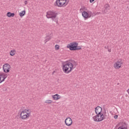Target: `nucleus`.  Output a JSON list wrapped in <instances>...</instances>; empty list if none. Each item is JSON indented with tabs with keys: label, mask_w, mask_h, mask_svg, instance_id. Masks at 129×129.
I'll return each mask as SVG.
<instances>
[{
	"label": "nucleus",
	"mask_w": 129,
	"mask_h": 129,
	"mask_svg": "<svg viewBox=\"0 0 129 129\" xmlns=\"http://www.w3.org/2000/svg\"><path fill=\"white\" fill-rule=\"evenodd\" d=\"M62 70L64 73L66 74H69L73 71L74 69V65L71 61H64L61 65Z\"/></svg>",
	"instance_id": "1"
},
{
	"label": "nucleus",
	"mask_w": 129,
	"mask_h": 129,
	"mask_svg": "<svg viewBox=\"0 0 129 129\" xmlns=\"http://www.w3.org/2000/svg\"><path fill=\"white\" fill-rule=\"evenodd\" d=\"M32 111L30 109H25L22 110L20 113V118L22 120H27L31 117Z\"/></svg>",
	"instance_id": "2"
},
{
	"label": "nucleus",
	"mask_w": 129,
	"mask_h": 129,
	"mask_svg": "<svg viewBox=\"0 0 129 129\" xmlns=\"http://www.w3.org/2000/svg\"><path fill=\"white\" fill-rule=\"evenodd\" d=\"M68 0H55L54 5L57 8H65L68 6Z\"/></svg>",
	"instance_id": "3"
},
{
	"label": "nucleus",
	"mask_w": 129,
	"mask_h": 129,
	"mask_svg": "<svg viewBox=\"0 0 129 129\" xmlns=\"http://www.w3.org/2000/svg\"><path fill=\"white\" fill-rule=\"evenodd\" d=\"M67 48L69 49L70 51H76V50H80L81 48L78 46V43L76 42H73L68 44Z\"/></svg>",
	"instance_id": "4"
},
{
	"label": "nucleus",
	"mask_w": 129,
	"mask_h": 129,
	"mask_svg": "<svg viewBox=\"0 0 129 129\" xmlns=\"http://www.w3.org/2000/svg\"><path fill=\"white\" fill-rule=\"evenodd\" d=\"M57 13L54 11H48L46 12V17L47 19H52V20H54V19L57 18Z\"/></svg>",
	"instance_id": "5"
},
{
	"label": "nucleus",
	"mask_w": 129,
	"mask_h": 129,
	"mask_svg": "<svg viewBox=\"0 0 129 129\" xmlns=\"http://www.w3.org/2000/svg\"><path fill=\"white\" fill-rule=\"evenodd\" d=\"M93 119L94 121H102L103 119H105V117L103 113H101L100 114H97L93 117Z\"/></svg>",
	"instance_id": "6"
},
{
	"label": "nucleus",
	"mask_w": 129,
	"mask_h": 129,
	"mask_svg": "<svg viewBox=\"0 0 129 129\" xmlns=\"http://www.w3.org/2000/svg\"><path fill=\"white\" fill-rule=\"evenodd\" d=\"M11 65L8 63L3 66V70L5 73H9L11 71Z\"/></svg>",
	"instance_id": "7"
},
{
	"label": "nucleus",
	"mask_w": 129,
	"mask_h": 129,
	"mask_svg": "<svg viewBox=\"0 0 129 129\" xmlns=\"http://www.w3.org/2000/svg\"><path fill=\"white\" fill-rule=\"evenodd\" d=\"M123 64V61L121 59H119L116 62L114 63L115 69H119L121 67V65Z\"/></svg>",
	"instance_id": "8"
},
{
	"label": "nucleus",
	"mask_w": 129,
	"mask_h": 129,
	"mask_svg": "<svg viewBox=\"0 0 129 129\" xmlns=\"http://www.w3.org/2000/svg\"><path fill=\"white\" fill-rule=\"evenodd\" d=\"M64 122L67 126H71V125H72V124L73 123V121L72 120V119L71 118L68 117L66 118Z\"/></svg>",
	"instance_id": "9"
},
{
	"label": "nucleus",
	"mask_w": 129,
	"mask_h": 129,
	"mask_svg": "<svg viewBox=\"0 0 129 129\" xmlns=\"http://www.w3.org/2000/svg\"><path fill=\"white\" fill-rule=\"evenodd\" d=\"M82 15L84 18L85 20H87V19H89V18L91 17V16L92 15V13L90 12V13H87L86 11H84L82 12Z\"/></svg>",
	"instance_id": "10"
},
{
	"label": "nucleus",
	"mask_w": 129,
	"mask_h": 129,
	"mask_svg": "<svg viewBox=\"0 0 129 129\" xmlns=\"http://www.w3.org/2000/svg\"><path fill=\"white\" fill-rule=\"evenodd\" d=\"M8 77V75L5 73H0V83H3Z\"/></svg>",
	"instance_id": "11"
},
{
	"label": "nucleus",
	"mask_w": 129,
	"mask_h": 129,
	"mask_svg": "<svg viewBox=\"0 0 129 129\" xmlns=\"http://www.w3.org/2000/svg\"><path fill=\"white\" fill-rule=\"evenodd\" d=\"M51 97L53 100H59V99H61V95L58 94L52 95Z\"/></svg>",
	"instance_id": "12"
},
{
	"label": "nucleus",
	"mask_w": 129,
	"mask_h": 129,
	"mask_svg": "<svg viewBox=\"0 0 129 129\" xmlns=\"http://www.w3.org/2000/svg\"><path fill=\"white\" fill-rule=\"evenodd\" d=\"M95 111L97 114H100V113H102V108L100 106H97L95 108Z\"/></svg>",
	"instance_id": "13"
},
{
	"label": "nucleus",
	"mask_w": 129,
	"mask_h": 129,
	"mask_svg": "<svg viewBox=\"0 0 129 129\" xmlns=\"http://www.w3.org/2000/svg\"><path fill=\"white\" fill-rule=\"evenodd\" d=\"M104 9H105V10H104L102 12H103V14H106V13H107V12H108V11H109V9H110L109 5L106 4L104 6Z\"/></svg>",
	"instance_id": "14"
},
{
	"label": "nucleus",
	"mask_w": 129,
	"mask_h": 129,
	"mask_svg": "<svg viewBox=\"0 0 129 129\" xmlns=\"http://www.w3.org/2000/svg\"><path fill=\"white\" fill-rule=\"evenodd\" d=\"M9 54L10 56H15L16 54H17V50H16V49H12L10 50Z\"/></svg>",
	"instance_id": "15"
},
{
	"label": "nucleus",
	"mask_w": 129,
	"mask_h": 129,
	"mask_svg": "<svg viewBox=\"0 0 129 129\" xmlns=\"http://www.w3.org/2000/svg\"><path fill=\"white\" fill-rule=\"evenodd\" d=\"M6 16L8 18H14L15 17L14 13L8 12L6 14Z\"/></svg>",
	"instance_id": "16"
},
{
	"label": "nucleus",
	"mask_w": 129,
	"mask_h": 129,
	"mask_svg": "<svg viewBox=\"0 0 129 129\" xmlns=\"http://www.w3.org/2000/svg\"><path fill=\"white\" fill-rule=\"evenodd\" d=\"M19 15L21 18H23L26 15V10L21 11Z\"/></svg>",
	"instance_id": "17"
},
{
	"label": "nucleus",
	"mask_w": 129,
	"mask_h": 129,
	"mask_svg": "<svg viewBox=\"0 0 129 129\" xmlns=\"http://www.w3.org/2000/svg\"><path fill=\"white\" fill-rule=\"evenodd\" d=\"M45 103L46 104H51L53 103V101L52 100L47 99L45 101Z\"/></svg>",
	"instance_id": "18"
},
{
	"label": "nucleus",
	"mask_w": 129,
	"mask_h": 129,
	"mask_svg": "<svg viewBox=\"0 0 129 129\" xmlns=\"http://www.w3.org/2000/svg\"><path fill=\"white\" fill-rule=\"evenodd\" d=\"M54 49L55 51H59V50H60V45H59L58 44H56L54 46Z\"/></svg>",
	"instance_id": "19"
},
{
	"label": "nucleus",
	"mask_w": 129,
	"mask_h": 129,
	"mask_svg": "<svg viewBox=\"0 0 129 129\" xmlns=\"http://www.w3.org/2000/svg\"><path fill=\"white\" fill-rule=\"evenodd\" d=\"M103 114H104V116H105V118H106V117H107V115H106V114L105 113H105H104Z\"/></svg>",
	"instance_id": "20"
},
{
	"label": "nucleus",
	"mask_w": 129,
	"mask_h": 129,
	"mask_svg": "<svg viewBox=\"0 0 129 129\" xmlns=\"http://www.w3.org/2000/svg\"><path fill=\"white\" fill-rule=\"evenodd\" d=\"M118 116L117 115H115V116H114V118H115V119H116V118H117Z\"/></svg>",
	"instance_id": "21"
},
{
	"label": "nucleus",
	"mask_w": 129,
	"mask_h": 129,
	"mask_svg": "<svg viewBox=\"0 0 129 129\" xmlns=\"http://www.w3.org/2000/svg\"><path fill=\"white\" fill-rule=\"evenodd\" d=\"M24 4H25V5H28V1H25L24 2Z\"/></svg>",
	"instance_id": "22"
},
{
	"label": "nucleus",
	"mask_w": 129,
	"mask_h": 129,
	"mask_svg": "<svg viewBox=\"0 0 129 129\" xmlns=\"http://www.w3.org/2000/svg\"><path fill=\"white\" fill-rule=\"evenodd\" d=\"M95 0H90V3H93V2H94Z\"/></svg>",
	"instance_id": "23"
},
{
	"label": "nucleus",
	"mask_w": 129,
	"mask_h": 129,
	"mask_svg": "<svg viewBox=\"0 0 129 129\" xmlns=\"http://www.w3.org/2000/svg\"><path fill=\"white\" fill-rule=\"evenodd\" d=\"M108 52H111V49H108Z\"/></svg>",
	"instance_id": "24"
},
{
	"label": "nucleus",
	"mask_w": 129,
	"mask_h": 129,
	"mask_svg": "<svg viewBox=\"0 0 129 129\" xmlns=\"http://www.w3.org/2000/svg\"><path fill=\"white\" fill-rule=\"evenodd\" d=\"M50 40H51V38H49L47 39V41H50Z\"/></svg>",
	"instance_id": "25"
},
{
	"label": "nucleus",
	"mask_w": 129,
	"mask_h": 129,
	"mask_svg": "<svg viewBox=\"0 0 129 129\" xmlns=\"http://www.w3.org/2000/svg\"><path fill=\"white\" fill-rule=\"evenodd\" d=\"M105 49H106V46H105Z\"/></svg>",
	"instance_id": "26"
}]
</instances>
